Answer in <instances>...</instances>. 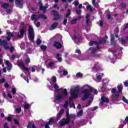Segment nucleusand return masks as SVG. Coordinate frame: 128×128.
Segmentation results:
<instances>
[{
  "instance_id": "obj_18",
  "label": "nucleus",
  "mask_w": 128,
  "mask_h": 128,
  "mask_svg": "<svg viewBox=\"0 0 128 128\" xmlns=\"http://www.w3.org/2000/svg\"><path fill=\"white\" fill-rule=\"evenodd\" d=\"M117 88L118 90V94H120V92H122V88H124V86H122V84H120L117 86Z\"/></svg>"
},
{
  "instance_id": "obj_2",
  "label": "nucleus",
  "mask_w": 128,
  "mask_h": 128,
  "mask_svg": "<svg viewBox=\"0 0 128 128\" xmlns=\"http://www.w3.org/2000/svg\"><path fill=\"white\" fill-rule=\"evenodd\" d=\"M80 87L78 86L74 88V89H71L70 92L72 98H77L78 96V93L80 92Z\"/></svg>"
},
{
  "instance_id": "obj_49",
  "label": "nucleus",
  "mask_w": 128,
  "mask_h": 128,
  "mask_svg": "<svg viewBox=\"0 0 128 128\" xmlns=\"http://www.w3.org/2000/svg\"><path fill=\"white\" fill-rule=\"evenodd\" d=\"M12 93L13 94H15L16 93V88H12Z\"/></svg>"
},
{
  "instance_id": "obj_16",
  "label": "nucleus",
  "mask_w": 128,
  "mask_h": 128,
  "mask_svg": "<svg viewBox=\"0 0 128 128\" xmlns=\"http://www.w3.org/2000/svg\"><path fill=\"white\" fill-rule=\"evenodd\" d=\"M62 98H64V96L60 94H57L55 96V100H62Z\"/></svg>"
},
{
  "instance_id": "obj_8",
  "label": "nucleus",
  "mask_w": 128,
  "mask_h": 128,
  "mask_svg": "<svg viewBox=\"0 0 128 128\" xmlns=\"http://www.w3.org/2000/svg\"><path fill=\"white\" fill-rule=\"evenodd\" d=\"M18 66H21V68H22L24 72H28L30 70V68H26L22 62H19Z\"/></svg>"
},
{
  "instance_id": "obj_39",
  "label": "nucleus",
  "mask_w": 128,
  "mask_h": 128,
  "mask_svg": "<svg viewBox=\"0 0 128 128\" xmlns=\"http://www.w3.org/2000/svg\"><path fill=\"white\" fill-rule=\"evenodd\" d=\"M83 76L84 75L82 72H78L76 74V76H77V78H82Z\"/></svg>"
},
{
  "instance_id": "obj_20",
  "label": "nucleus",
  "mask_w": 128,
  "mask_h": 128,
  "mask_svg": "<svg viewBox=\"0 0 128 128\" xmlns=\"http://www.w3.org/2000/svg\"><path fill=\"white\" fill-rule=\"evenodd\" d=\"M56 58L60 62H62V58L60 57V54H59L57 53L56 54Z\"/></svg>"
},
{
  "instance_id": "obj_43",
  "label": "nucleus",
  "mask_w": 128,
  "mask_h": 128,
  "mask_svg": "<svg viewBox=\"0 0 128 128\" xmlns=\"http://www.w3.org/2000/svg\"><path fill=\"white\" fill-rule=\"evenodd\" d=\"M29 108H30V106L28 104H26L25 105H24V108L25 110H28Z\"/></svg>"
},
{
  "instance_id": "obj_45",
  "label": "nucleus",
  "mask_w": 128,
  "mask_h": 128,
  "mask_svg": "<svg viewBox=\"0 0 128 128\" xmlns=\"http://www.w3.org/2000/svg\"><path fill=\"white\" fill-rule=\"evenodd\" d=\"M68 102L66 101L64 105V108H68Z\"/></svg>"
},
{
  "instance_id": "obj_11",
  "label": "nucleus",
  "mask_w": 128,
  "mask_h": 128,
  "mask_svg": "<svg viewBox=\"0 0 128 128\" xmlns=\"http://www.w3.org/2000/svg\"><path fill=\"white\" fill-rule=\"evenodd\" d=\"M101 100L100 102L101 104H104V102H106L107 104H108L110 102V99L108 98L104 97V96H102L101 98Z\"/></svg>"
},
{
  "instance_id": "obj_61",
  "label": "nucleus",
  "mask_w": 128,
  "mask_h": 128,
  "mask_svg": "<svg viewBox=\"0 0 128 128\" xmlns=\"http://www.w3.org/2000/svg\"><path fill=\"white\" fill-rule=\"evenodd\" d=\"M12 117L10 116H8L6 118V120H8V122H12Z\"/></svg>"
},
{
  "instance_id": "obj_38",
  "label": "nucleus",
  "mask_w": 128,
  "mask_h": 128,
  "mask_svg": "<svg viewBox=\"0 0 128 128\" xmlns=\"http://www.w3.org/2000/svg\"><path fill=\"white\" fill-rule=\"evenodd\" d=\"M122 100H123L125 104H128V100L124 96H122Z\"/></svg>"
},
{
  "instance_id": "obj_12",
  "label": "nucleus",
  "mask_w": 128,
  "mask_h": 128,
  "mask_svg": "<svg viewBox=\"0 0 128 128\" xmlns=\"http://www.w3.org/2000/svg\"><path fill=\"white\" fill-rule=\"evenodd\" d=\"M54 46H56L57 50H60V48H62V45L60 43L58 42H55L54 44Z\"/></svg>"
},
{
  "instance_id": "obj_35",
  "label": "nucleus",
  "mask_w": 128,
  "mask_h": 128,
  "mask_svg": "<svg viewBox=\"0 0 128 128\" xmlns=\"http://www.w3.org/2000/svg\"><path fill=\"white\" fill-rule=\"evenodd\" d=\"M36 44L37 46H40L42 44V40L39 38H37Z\"/></svg>"
},
{
  "instance_id": "obj_57",
  "label": "nucleus",
  "mask_w": 128,
  "mask_h": 128,
  "mask_svg": "<svg viewBox=\"0 0 128 128\" xmlns=\"http://www.w3.org/2000/svg\"><path fill=\"white\" fill-rule=\"evenodd\" d=\"M16 56L15 54H12L11 57H10V60H14Z\"/></svg>"
},
{
  "instance_id": "obj_24",
  "label": "nucleus",
  "mask_w": 128,
  "mask_h": 128,
  "mask_svg": "<svg viewBox=\"0 0 128 128\" xmlns=\"http://www.w3.org/2000/svg\"><path fill=\"white\" fill-rule=\"evenodd\" d=\"M6 46L8 47V49H5L6 50H10V52H12L14 50V46H12L10 48L8 44Z\"/></svg>"
},
{
  "instance_id": "obj_50",
  "label": "nucleus",
  "mask_w": 128,
  "mask_h": 128,
  "mask_svg": "<svg viewBox=\"0 0 128 128\" xmlns=\"http://www.w3.org/2000/svg\"><path fill=\"white\" fill-rule=\"evenodd\" d=\"M14 122L15 124H16L17 126L20 124V122H18L16 119H14Z\"/></svg>"
},
{
  "instance_id": "obj_51",
  "label": "nucleus",
  "mask_w": 128,
  "mask_h": 128,
  "mask_svg": "<svg viewBox=\"0 0 128 128\" xmlns=\"http://www.w3.org/2000/svg\"><path fill=\"white\" fill-rule=\"evenodd\" d=\"M24 80H26L28 84H30V79H28V76L24 77Z\"/></svg>"
},
{
  "instance_id": "obj_25",
  "label": "nucleus",
  "mask_w": 128,
  "mask_h": 128,
  "mask_svg": "<svg viewBox=\"0 0 128 128\" xmlns=\"http://www.w3.org/2000/svg\"><path fill=\"white\" fill-rule=\"evenodd\" d=\"M120 98V94L117 93L116 94H115L114 96L112 97V100H116L118 98Z\"/></svg>"
},
{
  "instance_id": "obj_47",
  "label": "nucleus",
  "mask_w": 128,
  "mask_h": 128,
  "mask_svg": "<svg viewBox=\"0 0 128 128\" xmlns=\"http://www.w3.org/2000/svg\"><path fill=\"white\" fill-rule=\"evenodd\" d=\"M16 110L18 114H20V112H22V108H16Z\"/></svg>"
},
{
  "instance_id": "obj_53",
  "label": "nucleus",
  "mask_w": 128,
  "mask_h": 128,
  "mask_svg": "<svg viewBox=\"0 0 128 128\" xmlns=\"http://www.w3.org/2000/svg\"><path fill=\"white\" fill-rule=\"evenodd\" d=\"M6 82V79L4 78H2L1 79H0V84H2L4 82Z\"/></svg>"
},
{
  "instance_id": "obj_33",
  "label": "nucleus",
  "mask_w": 128,
  "mask_h": 128,
  "mask_svg": "<svg viewBox=\"0 0 128 128\" xmlns=\"http://www.w3.org/2000/svg\"><path fill=\"white\" fill-rule=\"evenodd\" d=\"M6 34L8 36H10V38H12L14 36V34H12L10 32H7Z\"/></svg>"
},
{
  "instance_id": "obj_23",
  "label": "nucleus",
  "mask_w": 128,
  "mask_h": 128,
  "mask_svg": "<svg viewBox=\"0 0 128 128\" xmlns=\"http://www.w3.org/2000/svg\"><path fill=\"white\" fill-rule=\"evenodd\" d=\"M2 8H3L5 10L10 8V4L8 3H4L2 5Z\"/></svg>"
},
{
  "instance_id": "obj_6",
  "label": "nucleus",
  "mask_w": 128,
  "mask_h": 128,
  "mask_svg": "<svg viewBox=\"0 0 128 128\" xmlns=\"http://www.w3.org/2000/svg\"><path fill=\"white\" fill-rule=\"evenodd\" d=\"M7 44H8V41L4 39L2 40L0 38V46H4V50H8V46H7Z\"/></svg>"
},
{
  "instance_id": "obj_60",
  "label": "nucleus",
  "mask_w": 128,
  "mask_h": 128,
  "mask_svg": "<svg viewBox=\"0 0 128 128\" xmlns=\"http://www.w3.org/2000/svg\"><path fill=\"white\" fill-rule=\"evenodd\" d=\"M54 90H58V84H54Z\"/></svg>"
},
{
  "instance_id": "obj_64",
  "label": "nucleus",
  "mask_w": 128,
  "mask_h": 128,
  "mask_svg": "<svg viewBox=\"0 0 128 128\" xmlns=\"http://www.w3.org/2000/svg\"><path fill=\"white\" fill-rule=\"evenodd\" d=\"M4 128H9L8 126V123H5L4 124Z\"/></svg>"
},
{
  "instance_id": "obj_26",
  "label": "nucleus",
  "mask_w": 128,
  "mask_h": 128,
  "mask_svg": "<svg viewBox=\"0 0 128 128\" xmlns=\"http://www.w3.org/2000/svg\"><path fill=\"white\" fill-rule=\"evenodd\" d=\"M118 40L119 42H122V44H126V40L124 39V38H118Z\"/></svg>"
},
{
  "instance_id": "obj_29",
  "label": "nucleus",
  "mask_w": 128,
  "mask_h": 128,
  "mask_svg": "<svg viewBox=\"0 0 128 128\" xmlns=\"http://www.w3.org/2000/svg\"><path fill=\"white\" fill-rule=\"evenodd\" d=\"M106 40L102 38L100 40V41L98 42V44H106Z\"/></svg>"
},
{
  "instance_id": "obj_63",
  "label": "nucleus",
  "mask_w": 128,
  "mask_h": 128,
  "mask_svg": "<svg viewBox=\"0 0 128 128\" xmlns=\"http://www.w3.org/2000/svg\"><path fill=\"white\" fill-rule=\"evenodd\" d=\"M124 86L126 87H128V81H126V82H124Z\"/></svg>"
},
{
  "instance_id": "obj_4",
  "label": "nucleus",
  "mask_w": 128,
  "mask_h": 128,
  "mask_svg": "<svg viewBox=\"0 0 128 128\" xmlns=\"http://www.w3.org/2000/svg\"><path fill=\"white\" fill-rule=\"evenodd\" d=\"M29 38L30 40L34 42V30L32 27L30 26L28 29Z\"/></svg>"
},
{
  "instance_id": "obj_54",
  "label": "nucleus",
  "mask_w": 128,
  "mask_h": 128,
  "mask_svg": "<svg viewBox=\"0 0 128 128\" xmlns=\"http://www.w3.org/2000/svg\"><path fill=\"white\" fill-rule=\"evenodd\" d=\"M76 12L78 14H82V10L77 9L76 10Z\"/></svg>"
},
{
  "instance_id": "obj_13",
  "label": "nucleus",
  "mask_w": 128,
  "mask_h": 128,
  "mask_svg": "<svg viewBox=\"0 0 128 128\" xmlns=\"http://www.w3.org/2000/svg\"><path fill=\"white\" fill-rule=\"evenodd\" d=\"M100 48V46H97L96 48L91 47L89 48V50H92V54H96Z\"/></svg>"
},
{
  "instance_id": "obj_59",
  "label": "nucleus",
  "mask_w": 128,
  "mask_h": 128,
  "mask_svg": "<svg viewBox=\"0 0 128 128\" xmlns=\"http://www.w3.org/2000/svg\"><path fill=\"white\" fill-rule=\"evenodd\" d=\"M68 72L67 70H64L63 71V74L64 76H68Z\"/></svg>"
},
{
  "instance_id": "obj_44",
  "label": "nucleus",
  "mask_w": 128,
  "mask_h": 128,
  "mask_svg": "<svg viewBox=\"0 0 128 128\" xmlns=\"http://www.w3.org/2000/svg\"><path fill=\"white\" fill-rule=\"evenodd\" d=\"M83 112H84V110H81L80 112H78L77 113V116H82Z\"/></svg>"
},
{
  "instance_id": "obj_3",
  "label": "nucleus",
  "mask_w": 128,
  "mask_h": 128,
  "mask_svg": "<svg viewBox=\"0 0 128 128\" xmlns=\"http://www.w3.org/2000/svg\"><path fill=\"white\" fill-rule=\"evenodd\" d=\"M32 20H36L40 18H42V20H46V16L42 14L36 15L35 14H32L30 17Z\"/></svg>"
},
{
  "instance_id": "obj_7",
  "label": "nucleus",
  "mask_w": 128,
  "mask_h": 128,
  "mask_svg": "<svg viewBox=\"0 0 128 128\" xmlns=\"http://www.w3.org/2000/svg\"><path fill=\"white\" fill-rule=\"evenodd\" d=\"M54 118H50L49 119V121L48 122H46V124L44 122L41 124L42 126H45V128H50V124H52L54 122Z\"/></svg>"
},
{
  "instance_id": "obj_42",
  "label": "nucleus",
  "mask_w": 128,
  "mask_h": 128,
  "mask_svg": "<svg viewBox=\"0 0 128 128\" xmlns=\"http://www.w3.org/2000/svg\"><path fill=\"white\" fill-rule=\"evenodd\" d=\"M54 62H50L48 64V66L49 68H52V66H54Z\"/></svg>"
},
{
  "instance_id": "obj_14",
  "label": "nucleus",
  "mask_w": 128,
  "mask_h": 128,
  "mask_svg": "<svg viewBox=\"0 0 128 128\" xmlns=\"http://www.w3.org/2000/svg\"><path fill=\"white\" fill-rule=\"evenodd\" d=\"M5 64H6V66H8V70L10 72V70H12V64H10V60H6Z\"/></svg>"
},
{
  "instance_id": "obj_34",
  "label": "nucleus",
  "mask_w": 128,
  "mask_h": 128,
  "mask_svg": "<svg viewBox=\"0 0 128 128\" xmlns=\"http://www.w3.org/2000/svg\"><path fill=\"white\" fill-rule=\"evenodd\" d=\"M76 22H78V19L77 18L72 19L71 21V24H76Z\"/></svg>"
},
{
  "instance_id": "obj_10",
  "label": "nucleus",
  "mask_w": 128,
  "mask_h": 128,
  "mask_svg": "<svg viewBox=\"0 0 128 128\" xmlns=\"http://www.w3.org/2000/svg\"><path fill=\"white\" fill-rule=\"evenodd\" d=\"M24 28H22L18 33L17 36L18 38H24Z\"/></svg>"
},
{
  "instance_id": "obj_62",
  "label": "nucleus",
  "mask_w": 128,
  "mask_h": 128,
  "mask_svg": "<svg viewBox=\"0 0 128 128\" xmlns=\"http://www.w3.org/2000/svg\"><path fill=\"white\" fill-rule=\"evenodd\" d=\"M61 116H62V115H60V114H58V116L56 118V120H60Z\"/></svg>"
},
{
  "instance_id": "obj_40",
  "label": "nucleus",
  "mask_w": 128,
  "mask_h": 128,
  "mask_svg": "<svg viewBox=\"0 0 128 128\" xmlns=\"http://www.w3.org/2000/svg\"><path fill=\"white\" fill-rule=\"evenodd\" d=\"M25 62L26 64H30V57H27L26 58Z\"/></svg>"
},
{
  "instance_id": "obj_55",
  "label": "nucleus",
  "mask_w": 128,
  "mask_h": 128,
  "mask_svg": "<svg viewBox=\"0 0 128 128\" xmlns=\"http://www.w3.org/2000/svg\"><path fill=\"white\" fill-rule=\"evenodd\" d=\"M36 68V66H34V67L32 68V72H36V68Z\"/></svg>"
},
{
  "instance_id": "obj_41",
  "label": "nucleus",
  "mask_w": 128,
  "mask_h": 128,
  "mask_svg": "<svg viewBox=\"0 0 128 128\" xmlns=\"http://www.w3.org/2000/svg\"><path fill=\"white\" fill-rule=\"evenodd\" d=\"M87 10H88L90 12H93L92 8V6L90 5H88L86 6Z\"/></svg>"
},
{
  "instance_id": "obj_36",
  "label": "nucleus",
  "mask_w": 128,
  "mask_h": 128,
  "mask_svg": "<svg viewBox=\"0 0 128 128\" xmlns=\"http://www.w3.org/2000/svg\"><path fill=\"white\" fill-rule=\"evenodd\" d=\"M46 8H48V7H46V6H41L40 7V10L46 11Z\"/></svg>"
},
{
  "instance_id": "obj_32",
  "label": "nucleus",
  "mask_w": 128,
  "mask_h": 128,
  "mask_svg": "<svg viewBox=\"0 0 128 128\" xmlns=\"http://www.w3.org/2000/svg\"><path fill=\"white\" fill-rule=\"evenodd\" d=\"M91 54H92V56L94 58H100V54H96V53H92V51L91 52Z\"/></svg>"
},
{
  "instance_id": "obj_31",
  "label": "nucleus",
  "mask_w": 128,
  "mask_h": 128,
  "mask_svg": "<svg viewBox=\"0 0 128 128\" xmlns=\"http://www.w3.org/2000/svg\"><path fill=\"white\" fill-rule=\"evenodd\" d=\"M63 96H68V90L66 88H64L63 91Z\"/></svg>"
},
{
  "instance_id": "obj_15",
  "label": "nucleus",
  "mask_w": 128,
  "mask_h": 128,
  "mask_svg": "<svg viewBox=\"0 0 128 128\" xmlns=\"http://www.w3.org/2000/svg\"><path fill=\"white\" fill-rule=\"evenodd\" d=\"M15 2L16 6H18L19 8H20V6H22V5L24 4V3L22 2V0H16Z\"/></svg>"
},
{
  "instance_id": "obj_37",
  "label": "nucleus",
  "mask_w": 128,
  "mask_h": 128,
  "mask_svg": "<svg viewBox=\"0 0 128 128\" xmlns=\"http://www.w3.org/2000/svg\"><path fill=\"white\" fill-rule=\"evenodd\" d=\"M70 16V10L68 9V12L66 14V18H68Z\"/></svg>"
},
{
  "instance_id": "obj_28",
  "label": "nucleus",
  "mask_w": 128,
  "mask_h": 128,
  "mask_svg": "<svg viewBox=\"0 0 128 128\" xmlns=\"http://www.w3.org/2000/svg\"><path fill=\"white\" fill-rule=\"evenodd\" d=\"M58 26V23L56 22L52 25V28L53 29L56 28Z\"/></svg>"
},
{
  "instance_id": "obj_27",
  "label": "nucleus",
  "mask_w": 128,
  "mask_h": 128,
  "mask_svg": "<svg viewBox=\"0 0 128 128\" xmlns=\"http://www.w3.org/2000/svg\"><path fill=\"white\" fill-rule=\"evenodd\" d=\"M93 44H96V46H98V42H96V41H94V40H92V41H91V42H90V44H89V46H92Z\"/></svg>"
},
{
  "instance_id": "obj_46",
  "label": "nucleus",
  "mask_w": 128,
  "mask_h": 128,
  "mask_svg": "<svg viewBox=\"0 0 128 128\" xmlns=\"http://www.w3.org/2000/svg\"><path fill=\"white\" fill-rule=\"evenodd\" d=\"M64 109H61L58 112V114H60L61 116H62V114H64Z\"/></svg>"
},
{
  "instance_id": "obj_1",
  "label": "nucleus",
  "mask_w": 128,
  "mask_h": 128,
  "mask_svg": "<svg viewBox=\"0 0 128 128\" xmlns=\"http://www.w3.org/2000/svg\"><path fill=\"white\" fill-rule=\"evenodd\" d=\"M94 92V94H98V90L94 89L92 87H90L89 89H84L82 91V94H84V96L82 97V100H86L87 98H88L89 96H90L92 94L90 92Z\"/></svg>"
},
{
  "instance_id": "obj_5",
  "label": "nucleus",
  "mask_w": 128,
  "mask_h": 128,
  "mask_svg": "<svg viewBox=\"0 0 128 128\" xmlns=\"http://www.w3.org/2000/svg\"><path fill=\"white\" fill-rule=\"evenodd\" d=\"M70 124V122L68 119H66V118H62L59 122L58 124L60 126H64L68 125Z\"/></svg>"
},
{
  "instance_id": "obj_19",
  "label": "nucleus",
  "mask_w": 128,
  "mask_h": 128,
  "mask_svg": "<svg viewBox=\"0 0 128 128\" xmlns=\"http://www.w3.org/2000/svg\"><path fill=\"white\" fill-rule=\"evenodd\" d=\"M116 42V41L114 39V34H111V39H110L111 44L112 45L114 44Z\"/></svg>"
},
{
  "instance_id": "obj_9",
  "label": "nucleus",
  "mask_w": 128,
  "mask_h": 128,
  "mask_svg": "<svg viewBox=\"0 0 128 128\" xmlns=\"http://www.w3.org/2000/svg\"><path fill=\"white\" fill-rule=\"evenodd\" d=\"M52 12L54 16V20H58L60 18V14H58V12L56 10H52Z\"/></svg>"
},
{
  "instance_id": "obj_52",
  "label": "nucleus",
  "mask_w": 128,
  "mask_h": 128,
  "mask_svg": "<svg viewBox=\"0 0 128 128\" xmlns=\"http://www.w3.org/2000/svg\"><path fill=\"white\" fill-rule=\"evenodd\" d=\"M120 5L122 6V8H126V5L125 4V3H121Z\"/></svg>"
},
{
  "instance_id": "obj_22",
  "label": "nucleus",
  "mask_w": 128,
  "mask_h": 128,
  "mask_svg": "<svg viewBox=\"0 0 128 128\" xmlns=\"http://www.w3.org/2000/svg\"><path fill=\"white\" fill-rule=\"evenodd\" d=\"M92 100H94V98L92 97L90 98V99L88 100V102L86 104V107L88 108V106L90 104L91 102H92Z\"/></svg>"
},
{
  "instance_id": "obj_30",
  "label": "nucleus",
  "mask_w": 128,
  "mask_h": 128,
  "mask_svg": "<svg viewBox=\"0 0 128 128\" xmlns=\"http://www.w3.org/2000/svg\"><path fill=\"white\" fill-rule=\"evenodd\" d=\"M40 48L42 50H44V52H45V50H46L48 47L44 45H41L40 46Z\"/></svg>"
},
{
  "instance_id": "obj_58",
  "label": "nucleus",
  "mask_w": 128,
  "mask_h": 128,
  "mask_svg": "<svg viewBox=\"0 0 128 128\" xmlns=\"http://www.w3.org/2000/svg\"><path fill=\"white\" fill-rule=\"evenodd\" d=\"M116 89L114 88L112 89L111 92H112V94H116Z\"/></svg>"
},
{
  "instance_id": "obj_17",
  "label": "nucleus",
  "mask_w": 128,
  "mask_h": 128,
  "mask_svg": "<svg viewBox=\"0 0 128 128\" xmlns=\"http://www.w3.org/2000/svg\"><path fill=\"white\" fill-rule=\"evenodd\" d=\"M74 40H77L78 42H80V39L82 38V36L80 34L78 35L74 34Z\"/></svg>"
},
{
  "instance_id": "obj_48",
  "label": "nucleus",
  "mask_w": 128,
  "mask_h": 128,
  "mask_svg": "<svg viewBox=\"0 0 128 128\" xmlns=\"http://www.w3.org/2000/svg\"><path fill=\"white\" fill-rule=\"evenodd\" d=\"M52 80L54 84H56V77L52 76Z\"/></svg>"
},
{
  "instance_id": "obj_56",
  "label": "nucleus",
  "mask_w": 128,
  "mask_h": 128,
  "mask_svg": "<svg viewBox=\"0 0 128 128\" xmlns=\"http://www.w3.org/2000/svg\"><path fill=\"white\" fill-rule=\"evenodd\" d=\"M66 120H68V121H69V122H70V118H72L70 117V115L66 116Z\"/></svg>"
},
{
  "instance_id": "obj_21",
  "label": "nucleus",
  "mask_w": 128,
  "mask_h": 128,
  "mask_svg": "<svg viewBox=\"0 0 128 128\" xmlns=\"http://www.w3.org/2000/svg\"><path fill=\"white\" fill-rule=\"evenodd\" d=\"M27 128H36L34 124H32L31 122H29Z\"/></svg>"
}]
</instances>
